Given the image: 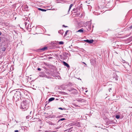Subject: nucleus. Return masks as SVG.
<instances>
[{
    "instance_id": "nucleus-1",
    "label": "nucleus",
    "mask_w": 132,
    "mask_h": 132,
    "mask_svg": "<svg viewBox=\"0 0 132 132\" xmlns=\"http://www.w3.org/2000/svg\"><path fill=\"white\" fill-rule=\"evenodd\" d=\"M29 107V104L26 100L23 101L21 103V108L23 111L26 110Z\"/></svg>"
},
{
    "instance_id": "nucleus-2",
    "label": "nucleus",
    "mask_w": 132,
    "mask_h": 132,
    "mask_svg": "<svg viewBox=\"0 0 132 132\" xmlns=\"http://www.w3.org/2000/svg\"><path fill=\"white\" fill-rule=\"evenodd\" d=\"M21 93L19 91H16L13 97V99L16 102L19 101L20 98V95Z\"/></svg>"
},
{
    "instance_id": "nucleus-3",
    "label": "nucleus",
    "mask_w": 132,
    "mask_h": 132,
    "mask_svg": "<svg viewBox=\"0 0 132 132\" xmlns=\"http://www.w3.org/2000/svg\"><path fill=\"white\" fill-rule=\"evenodd\" d=\"M118 72V71H116L114 73L113 75V78H115L116 80H118L117 78L118 77V76L117 73Z\"/></svg>"
},
{
    "instance_id": "nucleus-4",
    "label": "nucleus",
    "mask_w": 132,
    "mask_h": 132,
    "mask_svg": "<svg viewBox=\"0 0 132 132\" xmlns=\"http://www.w3.org/2000/svg\"><path fill=\"white\" fill-rule=\"evenodd\" d=\"M85 42H87V43H92L94 42V40L93 39H89V40H84Z\"/></svg>"
},
{
    "instance_id": "nucleus-5",
    "label": "nucleus",
    "mask_w": 132,
    "mask_h": 132,
    "mask_svg": "<svg viewBox=\"0 0 132 132\" xmlns=\"http://www.w3.org/2000/svg\"><path fill=\"white\" fill-rule=\"evenodd\" d=\"M28 22H24V24L25 26V27L26 28V29H27L28 30H29V27H28Z\"/></svg>"
},
{
    "instance_id": "nucleus-6",
    "label": "nucleus",
    "mask_w": 132,
    "mask_h": 132,
    "mask_svg": "<svg viewBox=\"0 0 132 132\" xmlns=\"http://www.w3.org/2000/svg\"><path fill=\"white\" fill-rule=\"evenodd\" d=\"M28 22H24V24L25 26V27L26 28V29H27L28 30H29V27H28Z\"/></svg>"
},
{
    "instance_id": "nucleus-7",
    "label": "nucleus",
    "mask_w": 132,
    "mask_h": 132,
    "mask_svg": "<svg viewBox=\"0 0 132 132\" xmlns=\"http://www.w3.org/2000/svg\"><path fill=\"white\" fill-rule=\"evenodd\" d=\"M90 62L92 65H94L95 63V60L93 59L91 60H90Z\"/></svg>"
},
{
    "instance_id": "nucleus-8",
    "label": "nucleus",
    "mask_w": 132,
    "mask_h": 132,
    "mask_svg": "<svg viewBox=\"0 0 132 132\" xmlns=\"http://www.w3.org/2000/svg\"><path fill=\"white\" fill-rule=\"evenodd\" d=\"M63 64L66 67H67V68H69L70 67V66L66 62L64 61L63 62Z\"/></svg>"
},
{
    "instance_id": "nucleus-9",
    "label": "nucleus",
    "mask_w": 132,
    "mask_h": 132,
    "mask_svg": "<svg viewBox=\"0 0 132 132\" xmlns=\"http://www.w3.org/2000/svg\"><path fill=\"white\" fill-rule=\"evenodd\" d=\"M54 99H55V98H54V97H51V98H50V99H49L48 100V102H51V101L54 100Z\"/></svg>"
},
{
    "instance_id": "nucleus-10",
    "label": "nucleus",
    "mask_w": 132,
    "mask_h": 132,
    "mask_svg": "<svg viewBox=\"0 0 132 132\" xmlns=\"http://www.w3.org/2000/svg\"><path fill=\"white\" fill-rule=\"evenodd\" d=\"M47 49V47H44L43 48H41L40 49L41 50H42L43 51L45 50H46Z\"/></svg>"
},
{
    "instance_id": "nucleus-11",
    "label": "nucleus",
    "mask_w": 132,
    "mask_h": 132,
    "mask_svg": "<svg viewBox=\"0 0 132 132\" xmlns=\"http://www.w3.org/2000/svg\"><path fill=\"white\" fill-rule=\"evenodd\" d=\"M77 32H84V30L82 28L81 29L79 30H78Z\"/></svg>"
},
{
    "instance_id": "nucleus-12",
    "label": "nucleus",
    "mask_w": 132,
    "mask_h": 132,
    "mask_svg": "<svg viewBox=\"0 0 132 132\" xmlns=\"http://www.w3.org/2000/svg\"><path fill=\"white\" fill-rule=\"evenodd\" d=\"M38 10H39L41 11H43V12H45L46 11V10L44 9H41V8H38Z\"/></svg>"
},
{
    "instance_id": "nucleus-13",
    "label": "nucleus",
    "mask_w": 132,
    "mask_h": 132,
    "mask_svg": "<svg viewBox=\"0 0 132 132\" xmlns=\"http://www.w3.org/2000/svg\"><path fill=\"white\" fill-rule=\"evenodd\" d=\"M73 5V4H71L69 6V10H68V12L70 11V10L71 9V8L72 7Z\"/></svg>"
},
{
    "instance_id": "nucleus-14",
    "label": "nucleus",
    "mask_w": 132,
    "mask_h": 132,
    "mask_svg": "<svg viewBox=\"0 0 132 132\" xmlns=\"http://www.w3.org/2000/svg\"><path fill=\"white\" fill-rule=\"evenodd\" d=\"M116 117L117 119H119L120 117V116L119 115H116Z\"/></svg>"
},
{
    "instance_id": "nucleus-15",
    "label": "nucleus",
    "mask_w": 132,
    "mask_h": 132,
    "mask_svg": "<svg viewBox=\"0 0 132 132\" xmlns=\"http://www.w3.org/2000/svg\"><path fill=\"white\" fill-rule=\"evenodd\" d=\"M63 32V30H59L58 31V32L60 34H62Z\"/></svg>"
},
{
    "instance_id": "nucleus-16",
    "label": "nucleus",
    "mask_w": 132,
    "mask_h": 132,
    "mask_svg": "<svg viewBox=\"0 0 132 132\" xmlns=\"http://www.w3.org/2000/svg\"><path fill=\"white\" fill-rule=\"evenodd\" d=\"M59 109H60V110H65V108H59Z\"/></svg>"
},
{
    "instance_id": "nucleus-17",
    "label": "nucleus",
    "mask_w": 132,
    "mask_h": 132,
    "mask_svg": "<svg viewBox=\"0 0 132 132\" xmlns=\"http://www.w3.org/2000/svg\"><path fill=\"white\" fill-rule=\"evenodd\" d=\"M65 119H66L64 118L61 119L59 120V122L60 121H63V120H64Z\"/></svg>"
},
{
    "instance_id": "nucleus-18",
    "label": "nucleus",
    "mask_w": 132,
    "mask_h": 132,
    "mask_svg": "<svg viewBox=\"0 0 132 132\" xmlns=\"http://www.w3.org/2000/svg\"><path fill=\"white\" fill-rule=\"evenodd\" d=\"M59 44H61V45H62L63 44H64V42H62V41H61V42H59Z\"/></svg>"
},
{
    "instance_id": "nucleus-19",
    "label": "nucleus",
    "mask_w": 132,
    "mask_h": 132,
    "mask_svg": "<svg viewBox=\"0 0 132 132\" xmlns=\"http://www.w3.org/2000/svg\"><path fill=\"white\" fill-rule=\"evenodd\" d=\"M68 30H67L65 32V34L64 35V36H66L67 34V32H68Z\"/></svg>"
},
{
    "instance_id": "nucleus-20",
    "label": "nucleus",
    "mask_w": 132,
    "mask_h": 132,
    "mask_svg": "<svg viewBox=\"0 0 132 132\" xmlns=\"http://www.w3.org/2000/svg\"><path fill=\"white\" fill-rule=\"evenodd\" d=\"M76 89L74 88H71L70 89V90H69V91H71V90H75Z\"/></svg>"
},
{
    "instance_id": "nucleus-21",
    "label": "nucleus",
    "mask_w": 132,
    "mask_h": 132,
    "mask_svg": "<svg viewBox=\"0 0 132 132\" xmlns=\"http://www.w3.org/2000/svg\"><path fill=\"white\" fill-rule=\"evenodd\" d=\"M28 27H29V28H31V25H30V27L29 26V25H30V24H29V22L28 21Z\"/></svg>"
},
{
    "instance_id": "nucleus-22",
    "label": "nucleus",
    "mask_w": 132,
    "mask_h": 132,
    "mask_svg": "<svg viewBox=\"0 0 132 132\" xmlns=\"http://www.w3.org/2000/svg\"><path fill=\"white\" fill-rule=\"evenodd\" d=\"M50 124L51 125H54V123H53L51 122H50Z\"/></svg>"
},
{
    "instance_id": "nucleus-23",
    "label": "nucleus",
    "mask_w": 132,
    "mask_h": 132,
    "mask_svg": "<svg viewBox=\"0 0 132 132\" xmlns=\"http://www.w3.org/2000/svg\"><path fill=\"white\" fill-rule=\"evenodd\" d=\"M60 128V127H55V129H58L59 128Z\"/></svg>"
},
{
    "instance_id": "nucleus-24",
    "label": "nucleus",
    "mask_w": 132,
    "mask_h": 132,
    "mask_svg": "<svg viewBox=\"0 0 132 132\" xmlns=\"http://www.w3.org/2000/svg\"><path fill=\"white\" fill-rule=\"evenodd\" d=\"M71 128H70L68 129H67V131H69V130H70V129H71Z\"/></svg>"
},
{
    "instance_id": "nucleus-25",
    "label": "nucleus",
    "mask_w": 132,
    "mask_h": 132,
    "mask_svg": "<svg viewBox=\"0 0 132 132\" xmlns=\"http://www.w3.org/2000/svg\"><path fill=\"white\" fill-rule=\"evenodd\" d=\"M37 70L38 71H40L41 70V69L39 68H38L37 69Z\"/></svg>"
},
{
    "instance_id": "nucleus-26",
    "label": "nucleus",
    "mask_w": 132,
    "mask_h": 132,
    "mask_svg": "<svg viewBox=\"0 0 132 132\" xmlns=\"http://www.w3.org/2000/svg\"><path fill=\"white\" fill-rule=\"evenodd\" d=\"M63 27H67V26H65L64 25H63L62 26Z\"/></svg>"
},
{
    "instance_id": "nucleus-27",
    "label": "nucleus",
    "mask_w": 132,
    "mask_h": 132,
    "mask_svg": "<svg viewBox=\"0 0 132 132\" xmlns=\"http://www.w3.org/2000/svg\"><path fill=\"white\" fill-rule=\"evenodd\" d=\"M130 29H131L132 28V25L129 27Z\"/></svg>"
},
{
    "instance_id": "nucleus-28",
    "label": "nucleus",
    "mask_w": 132,
    "mask_h": 132,
    "mask_svg": "<svg viewBox=\"0 0 132 132\" xmlns=\"http://www.w3.org/2000/svg\"><path fill=\"white\" fill-rule=\"evenodd\" d=\"M19 130H16L14 131L15 132H19Z\"/></svg>"
},
{
    "instance_id": "nucleus-29",
    "label": "nucleus",
    "mask_w": 132,
    "mask_h": 132,
    "mask_svg": "<svg viewBox=\"0 0 132 132\" xmlns=\"http://www.w3.org/2000/svg\"><path fill=\"white\" fill-rule=\"evenodd\" d=\"M83 63L84 64H85V65H87V64H86V63H85L84 62H83Z\"/></svg>"
},
{
    "instance_id": "nucleus-30",
    "label": "nucleus",
    "mask_w": 132,
    "mask_h": 132,
    "mask_svg": "<svg viewBox=\"0 0 132 132\" xmlns=\"http://www.w3.org/2000/svg\"><path fill=\"white\" fill-rule=\"evenodd\" d=\"M2 34V32L0 31V35H1Z\"/></svg>"
},
{
    "instance_id": "nucleus-31",
    "label": "nucleus",
    "mask_w": 132,
    "mask_h": 132,
    "mask_svg": "<svg viewBox=\"0 0 132 132\" xmlns=\"http://www.w3.org/2000/svg\"><path fill=\"white\" fill-rule=\"evenodd\" d=\"M52 117H56L55 116H54V115Z\"/></svg>"
},
{
    "instance_id": "nucleus-32",
    "label": "nucleus",
    "mask_w": 132,
    "mask_h": 132,
    "mask_svg": "<svg viewBox=\"0 0 132 132\" xmlns=\"http://www.w3.org/2000/svg\"><path fill=\"white\" fill-rule=\"evenodd\" d=\"M110 90H111V89L110 88V89H109V92H110Z\"/></svg>"
},
{
    "instance_id": "nucleus-33",
    "label": "nucleus",
    "mask_w": 132,
    "mask_h": 132,
    "mask_svg": "<svg viewBox=\"0 0 132 132\" xmlns=\"http://www.w3.org/2000/svg\"><path fill=\"white\" fill-rule=\"evenodd\" d=\"M114 53H116L117 54H118V53H117V52H116V51H115V52H114Z\"/></svg>"
},
{
    "instance_id": "nucleus-34",
    "label": "nucleus",
    "mask_w": 132,
    "mask_h": 132,
    "mask_svg": "<svg viewBox=\"0 0 132 132\" xmlns=\"http://www.w3.org/2000/svg\"><path fill=\"white\" fill-rule=\"evenodd\" d=\"M114 53H116L117 54H118V53H117V52H116V51H115V52H114Z\"/></svg>"
},
{
    "instance_id": "nucleus-35",
    "label": "nucleus",
    "mask_w": 132,
    "mask_h": 132,
    "mask_svg": "<svg viewBox=\"0 0 132 132\" xmlns=\"http://www.w3.org/2000/svg\"><path fill=\"white\" fill-rule=\"evenodd\" d=\"M26 7L27 8H28V7L27 6H26Z\"/></svg>"
},
{
    "instance_id": "nucleus-36",
    "label": "nucleus",
    "mask_w": 132,
    "mask_h": 132,
    "mask_svg": "<svg viewBox=\"0 0 132 132\" xmlns=\"http://www.w3.org/2000/svg\"><path fill=\"white\" fill-rule=\"evenodd\" d=\"M32 111H30V114H31V112Z\"/></svg>"
},
{
    "instance_id": "nucleus-37",
    "label": "nucleus",
    "mask_w": 132,
    "mask_h": 132,
    "mask_svg": "<svg viewBox=\"0 0 132 132\" xmlns=\"http://www.w3.org/2000/svg\"><path fill=\"white\" fill-rule=\"evenodd\" d=\"M1 41V37H0V42Z\"/></svg>"
}]
</instances>
